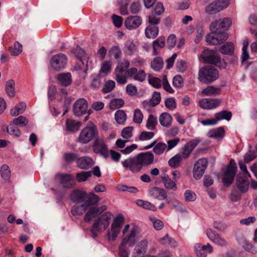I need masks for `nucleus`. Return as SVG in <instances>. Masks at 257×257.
Listing matches in <instances>:
<instances>
[{"instance_id":"nucleus-1","label":"nucleus","mask_w":257,"mask_h":257,"mask_svg":"<svg viewBox=\"0 0 257 257\" xmlns=\"http://www.w3.org/2000/svg\"><path fill=\"white\" fill-rule=\"evenodd\" d=\"M140 228L138 226L126 224L122 231L120 243L118 246V255L120 257H129L130 247L134 246L138 241Z\"/></svg>"},{"instance_id":"nucleus-2","label":"nucleus","mask_w":257,"mask_h":257,"mask_svg":"<svg viewBox=\"0 0 257 257\" xmlns=\"http://www.w3.org/2000/svg\"><path fill=\"white\" fill-rule=\"evenodd\" d=\"M154 160L153 154L148 152L141 153L134 157L128 158L121 162L122 166L133 173L140 172L143 167L152 164Z\"/></svg>"},{"instance_id":"nucleus-3","label":"nucleus","mask_w":257,"mask_h":257,"mask_svg":"<svg viewBox=\"0 0 257 257\" xmlns=\"http://www.w3.org/2000/svg\"><path fill=\"white\" fill-rule=\"evenodd\" d=\"M98 131L96 126L93 123L89 122L80 132L78 141L85 144L93 140L98 139Z\"/></svg>"},{"instance_id":"nucleus-4","label":"nucleus","mask_w":257,"mask_h":257,"mask_svg":"<svg viewBox=\"0 0 257 257\" xmlns=\"http://www.w3.org/2000/svg\"><path fill=\"white\" fill-rule=\"evenodd\" d=\"M218 77V71L214 67L207 66L199 70L198 79L203 83L209 84L215 81Z\"/></svg>"},{"instance_id":"nucleus-5","label":"nucleus","mask_w":257,"mask_h":257,"mask_svg":"<svg viewBox=\"0 0 257 257\" xmlns=\"http://www.w3.org/2000/svg\"><path fill=\"white\" fill-rule=\"evenodd\" d=\"M111 216V213L107 212L95 219L91 229V233L96 236L98 232L104 231L108 226Z\"/></svg>"},{"instance_id":"nucleus-6","label":"nucleus","mask_w":257,"mask_h":257,"mask_svg":"<svg viewBox=\"0 0 257 257\" xmlns=\"http://www.w3.org/2000/svg\"><path fill=\"white\" fill-rule=\"evenodd\" d=\"M124 217L119 214L113 219L110 228L107 233V237L109 241H114L119 234L122 226L124 222Z\"/></svg>"},{"instance_id":"nucleus-7","label":"nucleus","mask_w":257,"mask_h":257,"mask_svg":"<svg viewBox=\"0 0 257 257\" xmlns=\"http://www.w3.org/2000/svg\"><path fill=\"white\" fill-rule=\"evenodd\" d=\"M130 63L127 60H124L119 63L114 70L115 78L117 82L120 84H124L126 82L127 76V69Z\"/></svg>"},{"instance_id":"nucleus-8","label":"nucleus","mask_w":257,"mask_h":257,"mask_svg":"<svg viewBox=\"0 0 257 257\" xmlns=\"http://www.w3.org/2000/svg\"><path fill=\"white\" fill-rule=\"evenodd\" d=\"M67 63V57L63 53H58L53 55L50 59V66L55 71L64 69Z\"/></svg>"},{"instance_id":"nucleus-9","label":"nucleus","mask_w":257,"mask_h":257,"mask_svg":"<svg viewBox=\"0 0 257 257\" xmlns=\"http://www.w3.org/2000/svg\"><path fill=\"white\" fill-rule=\"evenodd\" d=\"M236 170L237 166L235 161L233 159L230 160L229 164L222 179V182L224 185L229 186L232 184L236 174Z\"/></svg>"},{"instance_id":"nucleus-10","label":"nucleus","mask_w":257,"mask_h":257,"mask_svg":"<svg viewBox=\"0 0 257 257\" xmlns=\"http://www.w3.org/2000/svg\"><path fill=\"white\" fill-rule=\"evenodd\" d=\"M211 31L212 33L208 34L206 37V41L209 44H219L227 40L228 38L227 34L224 32L218 30Z\"/></svg>"},{"instance_id":"nucleus-11","label":"nucleus","mask_w":257,"mask_h":257,"mask_svg":"<svg viewBox=\"0 0 257 257\" xmlns=\"http://www.w3.org/2000/svg\"><path fill=\"white\" fill-rule=\"evenodd\" d=\"M229 0H216L209 4L205 8V12L210 15L216 14L226 8Z\"/></svg>"},{"instance_id":"nucleus-12","label":"nucleus","mask_w":257,"mask_h":257,"mask_svg":"<svg viewBox=\"0 0 257 257\" xmlns=\"http://www.w3.org/2000/svg\"><path fill=\"white\" fill-rule=\"evenodd\" d=\"M208 164V160L205 158L199 159L195 163L193 169V176L196 180H199L202 177Z\"/></svg>"},{"instance_id":"nucleus-13","label":"nucleus","mask_w":257,"mask_h":257,"mask_svg":"<svg viewBox=\"0 0 257 257\" xmlns=\"http://www.w3.org/2000/svg\"><path fill=\"white\" fill-rule=\"evenodd\" d=\"M93 149L95 153L100 154L105 159L108 158V147L103 139L98 138L94 140Z\"/></svg>"},{"instance_id":"nucleus-14","label":"nucleus","mask_w":257,"mask_h":257,"mask_svg":"<svg viewBox=\"0 0 257 257\" xmlns=\"http://www.w3.org/2000/svg\"><path fill=\"white\" fill-rule=\"evenodd\" d=\"M202 57L203 60L208 63L215 65L217 66L220 67L222 63L221 58L215 53L209 50H204L202 54Z\"/></svg>"},{"instance_id":"nucleus-15","label":"nucleus","mask_w":257,"mask_h":257,"mask_svg":"<svg viewBox=\"0 0 257 257\" xmlns=\"http://www.w3.org/2000/svg\"><path fill=\"white\" fill-rule=\"evenodd\" d=\"M231 21L229 18H223L218 21L213 22L210 25L211 31H221L227 30L230 27Z\"/></svg>"},{"instance_id":"nucleus-16","label":"nucleus","mask_w":257,"mask_h":257,"mask_svg":"<svg viewBox=\"0 0 257 257\" xmlns=\"http://www.w3.org/2000/svg\"><path fill=\"white\" fill-rule=\"evenodd\" d=\"M88 108V103L84 98H80L76 100L73 105L74 114L80 116L85 114Z\"/></svg>"},{"instance_id":"nucleus-17","label":"nucleus","mask_w":257,"mask_h":257,"mask_svg":"<svg viewBox=\"0 0 257 257\" xmlns=\"http://www.w3.org/2000/svg\"><path fill=\"white\" fill-rule=\"evenodd\" d=\"M56 179L59 180L64 188H71L75 185L73 176L69 174H57L55 175Z\"/></svg>"},{"instance_id":"nucleus-18","label":"nucleus","mask_w":257,"mask_h":257,"mask_svg":"<svg viewBox=\"0 0 257 257\" xmlns=\"http://www.w3.org/2000/svg\"><path fill=\"white\" fill-rule=\"evenodd\" d=\"M194 250L197 257H207V253H211L213 251V247L209 244L203 245L200 243L194 245Z\"/></svg>"},{"instance_id":"nucleus-19","label":"nucleus","mask_w":257,"mask_h":257,"mask_svg":"<svg viewBox=\"0 0 257 257\" xmlns=\"http://www.w3.org/2000/svg\"><path fill=\"white\" fill-rule=\"evenodd\" d=\"M206 234L210 240L218 245L225 246L228 244L227 241L224 238L211 229L206 230Z\"/></svg>"},{"instance_id":"nucleus-20","label":"nucleus","mask_w":257,"mask_h":257,"mask_svg":"<svg viewBox=\"0 0 257 257\" xmlns=\"http://www.w3.org/2000/svg\"><path fill=\"white\" fill-rule=\"evenodd\" d=\"M107 207L103 205L99 207H90L84 215V220L85 222H89L95 216L101 214L106 210Z\"/></svg>"},{"instance_id":"nucleus-21","label":"nucleus","mask_w":257,"mask_h":257,"mask_svg":"<svg viewBox=\"0 0 257 257\" xmlns=\"http://www.w3.org/2000/svg\"><path fill=\"white\" fill-rule=\"evenodd\" d=\"M221 103L219 99L203 98L199 102L200 107L205 109H212L218 106Z\"/></svg>"},{"instance_id":"nucleus-22","label":"nucleus","mask_w":257,"mask_h":257,"mask_svg":"<svg viewBox=\"0 0 257 257\" xmlns=\"http://www.w3.org/2000/svg\"><path fill=\"white\" fill-rule=\"evenodd\" d=\"M127 76L135 80L143 82L146 79V73L143 70H138L135 67H132L127 69Z\"/></svg>"},{"instance_id":"nucleus-23","label":"nucleus","mask_w":257,"mask_h":257,"mask_svg":"<svg viewBox=\"0 0 257 257\" xmlns=\"http://www.w3.org/2000/svg\"><path fill=\"white\" fill-rule=\"evenodd\" d=\"M142 20L138 16H130L124 22V26L128 30H134L138 28L142 24Z\"/></svg>"},{"instance_id":"nucleus-24","label":"nucleus","mask_w":257,"mask_h":257,"mask_svg":"<svg viewBox=\"0 0 257 257\" xmlns=\"http://www.w3.org/2000/svg\"><path fill=\"white\" fill-rule=\"evenodd\" d=\"M150 195L154 199L159 200L166 199L167 194L166 191L163 188L154 187L149 190Z\"/></svg>"},{"instance_id":"nucleus-25","label":"nucleus","mask_w":257,"mask_h":257,"mask_svg":"<svg viewBox=\"0 0 257 257\" xmlns=\"http://www.w3.org/2000/svg\"><path fill=\"white\" fill-rule=\"evenodd\" d=\"M58 83L63 86L67 87L69 86L72 82V76L70 73H60L56 77Z\"/></svg>"},{"instance_id":"nucleus-26","label":"nucleus","mask_w":257,"mask_h":257,"mask_svg":"<svg viewBox=\"0 0 257 257\" xmlns=\"http://www.w3.org/2000/svg\"><path fill=\"white\" fill-rule=\"evenodd\" d=\"M76 164L78 167L82 169H87L94 165L92 159L88 157H82L76 160Z\"/></svg>"},{"instance_id":"nucleus-27","label":"nucleus","mask_w":257,"mask_h":257,"mask_svg":"<svg viewBox=\"0 0 257 257\" xmlns=\"http://www.w3.org/2000/svg\"><path fill=\"white\" fill-rule=\"evenodd\" d=\"M99 200V197L96 194L94 193L87 194L85 193L83 202L88 209L89 207L96 204Z\"/></svg>"},{"instance_id":"nucleus-28","label":"nucleus","mask_w":257,"mask_h":257,"mask_svg":"<svg viewBox=\"0 0 257 257\" xmlns=\"http://www.w3.org/2000/svg\"><path fill=\"white\" fill-rule=\"evenodd\" d=\"M161 179L165 187L168 190L176 191L177 189L176 182L171 179L167 175H164L161 177Z\"/></svg>"},{"instance_id":"nucleus-29","label":"nucleus","mask_w":257,"mask_h":257,"mask_svg":"<svg viewBox=\"0 0 257 257\" xmlns=\"http://www.w3.org/2000/svg\"><path fill=\"white\" fill-rule=\"evenodd\" d=\"M165 38L164 37H160L155 40L153 43V55L155 56L158 55L159 53V50L163 48L165 46Z\"/></svg>"},{"instance_id":"nucleus-30","label":"nucleus","mask_w":257,"mask_h":257,"mask_svg":"<svg viewBox=\"0 0 257 257\" xmlns=\"http://www.w3.org/2000/svg\"><path fill=\"white\" fill-rule=\"evenodd\" d=\"M221 89L214 86H208L203 89L201 92L202 96H216L220 94Z\"/></svg>"},{"instance_id":"nucleus-31","label":"nucleus","mask_w":257,"mask_h":257,"mask_svg":"<svg viewBox=\"0 0 257 257\" xmlns=\"http://www.w3.org/2000/svg\"><path fill=\"white\" fill-rule=\"evenodd\" d=\"M248 181L238 175L236 178V185L240 191L243 193L246 192L248 189Z\"/></svg>"},{"instance_id":"nucleus-32","label":"nucleus","mask_w":257,"mask_h":257,"mask_svg":"<svg viewBox=\"0 0 257 257\" xmlns=\"http://www.w3.org/2000/svg\"><path fill=\"white\" fill-rule=\"evenodd\" d=\"M160 243L166 246H169L172 248L178 246V242L173 238L170 237L168 234L159 239Z\"/></svg>"},{"instance_id":"nucleus-33","label":"nucleus","mask_w":257,"mask_h":257,"mask_svg":"<svg viewBox=\"0 0 257 257\" xmlns=\"http://www.w3.org/2000/svg\"><path fill=\"white\" fill-rule=\"evenodd\" d=\"M137 51V46L136 43L131 41H127L125 43L123 52L127 55H132Z\"/></svg>"},{"instance_id":"nucleus-34","label":"nucleus","mask_w":257,"mask_h":257,"mask_svg":"<svg viewBox=\"0 0 257 257\" xmlns=\"http://www.w3.org/2000/svg\"><path fill=\"white\" fill-rule=\"evenodd\" d=\"M159 34V28L157 26L149 25L145 30L146 36L149 39H154Z\"/></svg>"},{"instance_id":"nucleus-35","label":"nucleus","mask_w":257,"mask_h":257,"mask_svg":"<svg viewBox=\"0 0 257 257\" xmlns=\"http://www.w3.org/2000/svg\"><path fill=\"white\" fill-rule=\"evenodd\" d=\"M172 121L171 115L167 112L162 113L159 116V122L164 127L169 126Z\"/></svg>"},{"instance_id":"nucleus-36","label":"nucleus","mask_w":257,"mask_h":257,"mask_svg":"<svg viewBox=\"0 0 257 257\" xmlns=\"http://www.w3.org/2000/svg\"><path fill=\"white\" fill-rule=\"evenodd\" d=\"M86 192L80 190H74L70 195V198L73 202H83Z\"/></svg>"},{"instance_id":"nucleus-37","label":"nucleus","mask_w":257,"mask_h":257,"mask_svg":"<svg viewBox=\"0 0 257 257\" xmlns=\"http://www.w3.org/2000/svg\"><path fill=\"white\" fill-rule=\"evenodd\" d=\"M225 131L222 127L210 130L208 133V136L210 138L220 139L223 138L224 136Z\"/></svg>"},{"instance_id":"nucleus-38","label":"nucleus","mask_w":257,"mask_h":257,"mask_svg":"<svg viewBox=\"0 0 257 257\" xmlns=\"http://www.w3.org/2000/svg\"><path fill=\"white\" fill-rule=\"evenodd\" d=\"M26 108V104L24 102H21L16 105V106L11 109L10 113L12 116H17L20 114L23 113Z\"/></svg>"},{"instance_id":"nucleus-39","label":"nucleus","mask_w":257,"mask_h":257,"mask_svg":"<svg viewBox=\"0 0 257 257\" xmlns=\"http://www.w3.org/2000/svg\"><path fill=\"white\" fill-rule=\"evenodd\" d=\"M66 128L71 132L77 131L79 130L81 123L73 119H68L66 121Z\"/></svg>"},{"instance_id":"nucleus-40","label":"nucleus","mask_w":257,"mask_h":257,"mask_svg":"<svg viewBox=\"0 0 257 257\" xmlns=\"http://www.w3.org/2000/svg\"><path fill=\"white\" fill-rule=\"evenodd\" d=\"M167 204L170 207L176 210H181L183 207L182 203L176 198H167Z\"/></svg>"},{"instance_id":"nucleus-41","label":"nucleus","mask_w":257,"mask_h":257,"mask_svg":"<svg viewBox=\"0 0 257 257\" xmlns=\"http://www.w3.org/2000/svg\"><path fill=\"white\" fill-rule=\"evenodd\" d=\"M148 242L147 240L143 239L139 242L135 246V248L134 250L135 253H144L147 250Z\"/></svg>"},{"instance_id":"nucleus-42","label":"nucleus","mask_w":257,"mask_h":257,"mask_svg":"<svg viewBox=\"0 0 257 257\" xmlns=\"http://www.w3.org/2000/svg\"><path fill=\"white\" fill-rule=\"evenodd\" d=\"M164 61L163 59L160 57H155L151 62V66L155 71H159L163 67Z\"/></svg>"},{"instance_id":"nucleus-43","label":"nucleus","mask_w":257,"mask_h":257,"mask_svg":"<svg viewBox=\"0 0 257 257\" xmlns=\"http://www.w3.org/2000/svg\"><path fill=\"white\" fill-rule=\"evenodd\" d=\"M158 123L157 119L153 114H150L148 116L146 123V127L151 131L155 130Z\"/></svg>"},{"instance_id":"nucleus-44","label":"nucleus","mask_w":257,"mask_h":257,"mask_svg":"<svg viewBox=\"0 0 257 257\" xmlns=\"http://www.w3.org/2000/svg\"><path fill=\"white\" fill-rule=\"evenodd\" d=\"M115 119L116 121L120 124H123L126 119V115L124 110L119 109L115 113Z\"/></svg>"},{"instance_id":"nucleus-45","label":"nucleus","mask_w":257,"mask_h":257,"mask_svg":"<svg viewBox=\"0 0 257 257\" xmlns=\"http://www.w3.org/2000/svg\"><path fill=\"white\" fill-rule=\"evenodd\" d=\"M219 51L222 54H231L234 51V45L232 43H226L220 47Z\"/></svg>"},{"instance_id":"nucleus-46","label":"nucleus","mask_w":257,"mask_h":257,"mask_svg":"<svg viewBox=\"0 0 257 257\" xmlns=\"http://www.w3.org/2000/svg\"><path fill=\"white\" fill-rule=\"evenodd\" d=\"M124 104V100L121 98H114L109 102V108L111 110L118 109Z\"/></svg>"},{"instance_id":"nucleus-47","label":"nucleus","mask_w":257,"mask_h":257,"mask_svg":"<svg viewBox=\"0 0 257 257\" xmlns=\"http://www.w3.org/2000/svg\"><path fill=\"white\" fill-rule=\"evenodd\" d=\"M87 208L83 204L81 205H75L71 208V213L74 216L80 215L83 214Z\"/></svg>"},{"instance_id":"nucleus-48","label":"nucleus","mask_w":257,"mask_h":257,"mask_svg":"<svg viewBox=\"0 0 257 257\" xmlns=\"http://www.w3.org/2000/svg\"><path fill=\"white\" fill-rule=\"evenodd\" d=\"M136 203L138 206H141L145 209L151 210L152 211L157 210L156 206L150 202L139 199L137 201Z\"/></svg>"},{"instance_id":"nucleus-49","label":"nucleus","mask_w":257,"mask_h":257,"mask_svg":"<svg viewBox=\"0 0 257 257\" xmlns=\"http://www.w3.org/2000/svg\"><path fill=\"white\" fill-rule=\"evenodd\" d=\"M14 85L15 82L13 80H9L6 83V91L7 95L10 97H14L15 94Z\"/></svg>"},{"instance_id":"nucleus-50","label":"nucleus","mask_w":257,"mask_h":257,"mask_svg":"<svg viewBox=\"0 0 257 257\" xmlns=\"http://www.w3.org/2000/svg\"><path fill=\"white\" fill-rule=\"evenodd\" d=\"M182 158L181 155L177 154L169 160L168 164L171 167L177 168L180 166Z\"/></svg>"},{"instance_id":"nucleus-51","label":"nucleus","mask_w":257,"mask_h":257,"mask_svg":"<svg viewBox=\"0 0 257 257\" xmlns=\"http://www.w3.org/2000/svg\"><path fill=\"white\" fill-rule=\"evenodd\" d=\"M215 116L216 117L217 121L221 119H226L228 121L231 118L232 113L231 111L222 110L216 113Z\"/></svg>"},{"instance_id":"nucleus-52","label":"nucleus","mask_w":257,"mask_h":257,"mask_svg":"<svg viewBox=\"0 0 257 257\" xmlns=\"http://www.w3.org/2000/svg\"><path fill=\"white\" fill-rule=\"evenodd\" d=\"M73 53L74 55L82 62V63H84L83 61V59L87 58L85 51L79 46H77L76 48L73 50Z\"/></svg>"},{"instance_id":"nucleus-53","label":"nucleus","mask_w":257,"mask_h":257,"mask_svg":"<svg viewBox=\"0 0 257 257\" xmlns=\"http://www.w3.org/2000/svg\"><path fill=\"white\" fill-rule=\"evenodd\" d=\"M1 175L5 180H8L11 177V171L10 167L6 164L2 165L1 168Z\"/></svg>"},{"instance_id":"nucleus-54","label":"nucleus","mask_w":257,"mask_h":257,"mask_svg":"<svg viewBox=\"0 0 257 257\" xmlns=\"http://www.w3.org/2000/svg\"><path fill=\"white\" fill-rule=\"evenodd\" d=\"M91 175L92 173L90 171H82L76 174V179L79 182H84L91 177Z\"/></svg>"},{"instance_id":"nucleus-55","label":"nucleus","mask_w":257,"mask_h":257,"mask_svg":"<svg viewBox=\"0 0 257 257\" xmlns=\"http://www.w3.org/2000/svg\"><path fill=\"white\" fill-rule=\"evenodd\" d=\"M9 50L11 54L13 56H17L19 55L22 51V46L18 42L14 43V47H11Z\"/></svg>"},{"instance_id":"nucleus-56","label":"nucleus","mask_w":257,"mask_h":257,"mask_svg":"<svg viewBox=\"0 0 257 257\" xmlns=\"http://www.w3.org/2000/svg\"><path fill=\"white\" fill-rule=\"evenodd\" d=\"M167 149V145L163 143H158L156 144L154 148L153 152L157 155L162 154Z\"/></svg>"},{"instance_id":"nucleus-57","label":"nucleus","mask_w":257,"mask_h":257,"mask_svg":"<svg viewBox=\"0 0 257 257\" xmlns=\"http://www.w3.org/2000/svg\"><path fill=\"white\" fill-rule=\"evenodd\" d=\"M117 189L119 191L122 192L126 191L133 193H136L139 191V190L136 187L123 185H118L117 186Z\"/></svg>"},{"instance_id":"nucleus-58","label":"nucleus","mask_w":257,"mask_h":257,"mask_svg":"<svg viewBox=\"0 0 257 257\" xmlns=\"http://www.w3.org/2000/svg\"><path fill=\"white\" fill-rule=\"evenodd\" d=\"M248 46V41L247 40H245L243 42V47L242 49V54L241 56V58L242 60V62L245 61L249 58V54L247 51V49Z\"/></svg>"},{"instance_id":"nucleus-59","label":"nucleus","mask_w":257,"mask_h":257,"mask_svg":"<svg viewBox=\"0 0 257 257\" xmlns=\"http://www.w3.org/2000/svg\"><path fill=\"white\" fill-rule=\"evenodd\" d=\"M133 127L127 126L124 128L121 133V136L125 140H128L133 136L132 131Z\"/></svg>"},{"instance_id":"nucleus-60","label":"nucleus","mask_w":257,"mask_h":257,"mask_svg":"<svg viewBox=\"0 0 257 257\" xmlns=\"http://www.w3.org/2000/svg\"><path fill=\"white\" fill-rule=\"evenodd\" d=\"M143 114L139 109H136L134 113V121L138 124H140L143 120Z\"/></svg>"},{"instance_id":"nucleus-61","label":"nucleus","mask_w":257,"mask_h":257,"mask_svg":"<svg viewBox=\"0 0 257 257\" xmlns=\"http://www.w3.org/2000/svg\"><path fill=\"white\" fill-rule=\"evenodd\" d=\"M184 198L186 202H193L196 199V195L190 190H187L184 193Z\"/></svg>"},{"instance_id":"nucleus-62","label":"nucleus","mask_w":257,"mask_h":257,"mask_svg":"<svg viewBox=\"0 0 257 257\" xmlns=\"http://www.w3.org/2000/svg\"><path fill=\"white\" fill-rule=\"evenodd\" d=\"M241 193L236 189H233L229 196L230 200L232 202H237L240 200Z\"/></svg>"},{"instance_id":"nucleus-63","label":"nucleus","mask_w":257,"mask_h":257,"mask_svg":"<svg viewBox=\"0 0 257 257\" xmlns=\"http://www.w3.org/2000/svg\"><path fill=\"white\" fill-rule=\"evenodd\" d=\"M8 133L17 137H19L21 135L20 131L18 127L14 124H10L7 127Z\"/></svg>"},{"instance_id":"nucleus-64","label":"nucleus","mask_w":257,"mask_h":257,"mask_svg":"<svg viewBox=\"0 0 257 257\" xmlns=\"http://www.w3.org/2000/svg\"><path fill=\"white\" fill-rule=\"evenodd\" d=\"M243 248L248 252H251L252 254L257 253V250L254 245L250 242L245 240L243 244Z\"/></svg>"}]
</instances>
